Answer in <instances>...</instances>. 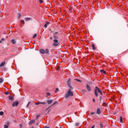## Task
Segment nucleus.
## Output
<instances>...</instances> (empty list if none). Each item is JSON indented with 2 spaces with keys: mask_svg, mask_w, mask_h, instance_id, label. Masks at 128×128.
<instances>
[{
  "mask_svg": "<svg viewBox=\"0 0 128 128\" xmlns=\"http://www.w3.org/2000/svg\"><path fill=\"white\" fill-rule=\"evenodd\" d=\"M98 92L102 96V90L100 89L99 88L96 86L94 89V94L96 97L98 96Z\"/></svg>",
  "mask_w": 128,
  "mask_h": 128,
  "instance_id": "obj_1",
  "label": "nucleus"
},
{
  "mask_svg": "<svg viewBox=\"0 0 128 128\" xmlns=\"http://www.w3.org/2000/svg\"><path fill=\"white\" fill-rule=\"evenodd\" d=\"M74 96V92H72V89H69L67 93L65 94V98H68L70 96Z\"/></svg>",
  "mask_w": 128,
  "mask_h": 128,
  "instance_id": "obj_2",
  "label": "nucleus"
},
{
  "mask_svg": "<svg viewBox=\"0 0 128 128\" xmlns=\"http://www.w3.org/2000/svg\"><path fill=\"white\" fill-rule=\"evenodd\" d=\"M40 52L42 54H48L50 51L48 49H46L45 50L44 49H40Z\"/></svg>",
  "mask_w": 128,
  "mask_h": 128,
  "instance_id": "obj_3",
  "label": "nucleus"
},
{
  "mask_svg": "<svg viewBox=\"0 0 128 128\" xmlns=\"http://www.w3.org/2000/svg\"><path fill=\"white\" fill-rule=\"evenodd\" d=\"M60 44V43L58 42V40L57 39H54V43L52 44L53 46H58Z\"/></svg>",
  "mask_w": 128,
  "mask_h": 128,
  "instance_id": "obj_4",
  "label": "nucleus"
},
{
  "mask_svg": "<svg viewBox=\"0 0 128 128\" xmlns=\"http://www.w3.org/2000/svg\"><path fill=\"white\" fill-rule=\"evenodd\" d=\"M71 82H72V79L70 78L68 79L67 82L68 86H69V88H71L72 90H74V88L72 86H70Z\"/></svg>",
  "mask_w": 128,
  "mask_h": 128,
  "instance_id": "obj_5",
  "label": "nucleus"
},
{
  "mask_svg": "<svg viewBox=\"0 0 128 128\" xmlns=\"http://www.w3.org/2000/svg\"><path fill=\"white\" fill-rule=\"evenodd\" d=\"M18 102L16 101L12 104V106L13 108H14V106H18Z\"/></svg>",
  "mask_w": 128,
  "mask_h": 128,
  "instance_id": "obj_6",
  "label": "nucleus"
},
{
  "mask_svg": "<svg viewBox=\"0 0 128 128\" xmlns=\"http://www.w3.org/2000/svg\"><path fill=\"white\" fill-rule=\"evenodd\" d=\"M54 102V100L52 99H49L46 100V102L48 104H50Z\"/></svg>",
  "mask_w": 128,
  "mask_h": 128,
  "instance_id": "obj_7",
  "label": "nucleus"
},
{
  "mask_svg": "<svg viewBox=\"0 0 128 128\" xmlns=\"http://www.w3.org/2000/svg\"><path fill=\"white\" fill-rule=\"evenodd\" d=\"M86 88L88 92H92V88H90V86L86 84Z\"/></svg>",
  "mask_w": 128,
  "mask_h": 128,
  "instance_id": "obj_8",
  "label": "nucleus"
},
{
  "mask_svg": "<svg viewBox=\"0 0 128 128\" xmlns=\"http://www.w3.org/2000/svg\"><path fill=\"white\" fill-rule=\"evenodd\" d=\"M26 22H28V20H32V18H25Z\"/></svg>",
  "mask_w": 128,
  "mask_h": 128,
  "instance_id": "obj_9",
  "label": "nucleus"
},
{
  "mask_svg": "<svg viewBox=\"0 0 128 128\" xmlns=\"http://www.w3.org/2000/svg\"><path fill=\"white\" fill-rule=\"evenodd\" d=\"M36 122V120H33L30 122L29 124H34Z\"/></svg>",
  "mask_w": 128,
  "mask_h": 128,
  "instance_id": "obj_10",
  "label": "nucleus"
},
{
  "mask_svg": "<svg viewBox=\"0 0 128 128\" xmlns=\"http://www.w3.org/2000/svg\"><path fill=\"white\" fill-rule=\"evenodd\" d=\"M4 64H6V61L2 62L0 64V68H2V66H4Z\"/></svg>",
  "mask_w": 128,
  "mask_h": 128,
  "instance_id": "obj_11",
  "label": "nucleus"
},
{
  "mask_svg": "<svg viewBox=\"0 0 128 128\" xmlns=\"http://www.w3.org/2000/svg\"><path fill=\"white\" fill-rule=\"evenodd\" d=\"M9 100H11V102H12L14 100V96H8Z\"/></svg>",
  "mask_w": 128,
  "mask_h": 128,
  "instance_id": "obj_12",
  "label": "nucleus"
},
{
  "mask_svg": "<svg viewBox=\"0 0 128 128\" xmlns=\"http://www.w3.org/2000/svg\"><path fill=\"white\" fill-rule=\"evenodd\" d=\"M97 114H102V112H100V108H98L97 109Z\"/></svg>",
  "mask_w": 128,
  "mask_h": 128,
  "instance_id": "obj_13",
  "label": "nucleus"
},
{
  "mask_svg": "<svg viewBox=\"0 0 128 128\" xmlns=\"http://www.w3.org/2000/svg\"><path fill=\"white\" fill-rule=\"evenodd\" d=\"M38 102L39 104H43L44 106L46 104V102H40V101H38Z\"/></svg>",
  "mask_w": 128,
  "mask_h": 128,
  "instance_id": "obj_14",
  "label": "nucleus"
},
{
  "mask_svg": "<svg viewBox=\"0 0 128 128\" xmlns=\"http://www.w3.org/2000/svg\"><path fill=\"white\" fill-rule=\"evenodd\" d=\"M11 42H12V44H16V40H11Z\"/></svg>",
  "mask_w": 128,
  "mask_h": 128,
  "instance_id": "obj_15",
  "label": "nucleus"
},
{
  "mask_svg": "<svg viewBox=\"0 0 128 128\" xmlns=\"http://www.w3.org/2000/svg\"><path fill=\"white\" fill-rule=\"evenodd\" d=\"M100 72H101L102 74H106V72L104 70H100Z\"/></svg>",
  "mask_w": 128,
  "mask_h": 128,
  "instance_id": "obj_16",
  "label": "nucleus"
},
{
  "mask_svg": "<svg viewBox=\"0 0 128 128\" xmlns=\"http://www.w3.org/2000/svg\"><path fill=\"white\" fill-rule=\"evenodd\" d=\"M58 104V102H55L52 104L50 106H54L55 104Z\"/></svg>",
  "mask_w": 128,
  "mask_h": 128,
  "instance_id": "obj_17",
  "label": "nucleus"
},
{
  "mask_svg": "<svg viewBox=\"0 0 128 128\" xmlns=\"http://www.w3.org/2000/svg\"><path fill=\"white\" fill-rule=\"evenodd\" d=\"M18 18H22V14H20V13H18Z\"/></svg>",
  "mask_w": 128,
  "mask_h": 128,
  "instance_id": "obj_18",
  "label": "nucleus"
},
{
  "mask_svg": "<svg viewBox=\"0 0 128 128\" xmlns=\"http://www.w3.org/2000/svg\"><path fill=\"white\" fill-rule=\"evenodd\" d=\"M82 94H86V90H82Z\"/></svg>",
  "mask_w": 128,
  "mask_h": 128,
  "instance_id": "obj_19",
  "label": "nucleus"
},
{
  "mask_svg": "<svg viewBox=\"0 0 128 128\" xmlns=\"http://www.w3.org/2000/svg\"><path fill=\"white\" fill-rule=\"evenodd\" d=\"M50 24V22H46V24H44V28H48V25Z\"/></svg>",
  "mask_w": 128,
  "mask_h": 128,
  "instance_id": "obj_20",
  "label": "nucleus"
},
{
  "mask_svg": "<svg viewBox=\"0 0 128 128\" xmlns=\"http://www.w3.org/2000/svg\"><path fill=\"white\" fill-rule=\"evenodd\" d=\"M92 50H96V47H94V44H92Z\"/></svg>",
  "mask_w": 128,
  "mask_h": 128,
  "instance_id": "obj_21",
  "label": "nucleus"
},
{
  "mask_svg": "<svg viewBox=\"0 0 128 128\" xmlns=\"http://www.w3.org/2000/svg\"><path fill=\"white\" fill-rule=\"evenodd\" d=\"M54 38H55V40H58V36L56 35H54Z\"/></svg>",
  "mask_w": 128,
  "mask_h": 128,
  "instance_id": "obj_22",
  "label": "nucleus"
},
{
  "mask_svg": "<svg viewBox=\"0 0 128 128\" xmlns=\"http://www.w3.org/2000/svg\"><path fill=\"white\" fill-rule=\"evenodd\" d=\"M100 128H104V124H102V123H100Z\"/></svg>",
  "mask_w": 128,
  "mask_h": 128,
  "instance_id": "obj_23",
  "label": "nucleus"
},
{
  "mask_svg": "<svg viewBox=\"0 0 128 128\" xmlns=\"http://www.w3.org/2000/svg\"><path fill=\"white\" fill-rule=\"evenodd\" d=\"M31 102H28V104H27L26 107V108H28V106H30V104Z\"/></svg>",
  "mask_w": 128,
  "mask_h": 128,
  "instance_id": "obj_24",
  "label": "nucleus"
},
{
  "mask_svg": "<svg viewBox=\"0 0 128 128\" xmlns=\"http://www.w3.org/2000/svg\"><path fill=\"white\" fill-rule=\"evenodd\" d=\"M74 80H76V82H82V81L78 79H74Z\"/></svg>",
  "mask_w": 128,
  "mask_h": 128,
  "instance_id": "obj_25",
  "label": "nucleus"
},
{
  "mask_svg": "<svg viewBox=\"0 0 128 128\" xmlns=\"http://www.w3.org/2000/svg\"><path fill=\"white\" fill-rule=\"evenodd\" d=\"M2 82H4V79L0 78V84H2Z\"/></svg>",
  "mask_w": 128,
  "mask_h": 128,
  "instance_id": "obj_26",
  "label": "nucleus"
},
{
  "mask_svg": "<svg viewBox=\"0 0 128 128\" xmlns=\"http://www.w3.org/2000/svg\"><path fill=\"white\" fill-rule=\"evenodd\" d=\"M120 122H122V116L120 117Z\"/></svg>",
  "mask_w": 128,
  "mask_h": 128,
  "instance_id": "obj_27",
  "label": "nucleus"
},
{
  "mask_svg": "<svg viewBox=\"0 0 128 128\" xmlns=\"http://www.w3.org/2000/svg\"><path fill=\"white\" fill-rule=\"evenodd\" d=\"M76 126H80V123L77 122L75 124Z\"/></svg>",
  "mask_w": 128,
  "mask_h": 128,
  "instance_id": "obj_28",
  "label": "nucleus"
},
{
  "mask_svg": "<svg viewBox=\"0 0 128 128\" xmlns=\"http://www.w3.org/2000/svg\"><path fill=\"white\" fill-rule=\"evenodd\" d=\"M58 34V32H55L54 33V36H56Z\"/></svg>",
  "mask_w": 128,
  "mask_h": 128,
  "instance_id": "obj_29",
  "label": "nucleus"
},
{
  "mask_svg": "<svg viewBox=\"0 0 128 128\" xmlns=\"http://www.w3.org/2000/svg\"><path fill=\"white\" fill-rule=\"evenodd\" d=\"M0 116H4V112H0Z\"/></svg>",
  "mask_w": 128,
  "mask_h": 128,
  "instance_id": "obj_30",
  "label": "nucleus"
},
{
  "mask_svg": "<svg viewBox=\"0 0 128 128\" xmlns=\"http://www.w3.org/2000/svg\"><path fill=\"white\" fill-rule=\"evenodd\" d=\"M36 36H37L36 34H34V36H33L32 38H34Z\"/></svg>",
  "mask_w": 128,
  "mask_h": 128,
  "instance_id": "obj_31",
  "label": "nucleus"
},
{
  "mask_svg": "<svg viewBox=\"0 0 128 128\" xmlns=\"http://www.w3.org/2000/svg\"><path fill=\"white\" fill-rule=\"evenodd\" d=\"M21 22H22V24H24V20H21Z\"/></svg>",
  "mask_w": 128,
  "mask_h": 128,
  "instance_id": "obj_32",
  "label": "nucleus"
},
{
  "mask_svg": "<svg viewBox=\"0 0 128 128\" xmlns=\"http://www.w3.org/2000/svg\"><path fill=\"white\" fill-rule=\"evenodd\" d=\"M58 92V88H56V90H55V92Z\"/></svg>",
  "mask_w": 128,
  "mask_h": 128,
  "instance_id": "obj_33",
  "label": "nucleus"
},
{
  "mask_svg": "<svg viewBox=\"0 0 128 128\" xmlns=\"http://www.w3.org/2000/svg\"><path fill=\"white\" fill-rule=\"evenodd\" d=\"M106 102H104V103L102 104V106H106Z\"/></svg>",
  "mask_w": 128,
  "mask_h": 128,
  "instance_id": "obj_34",
  "label": "nucleus"
},
{
  "mask_svg": "<svg viewBox=\"0 0 128 128\" xmlns=\"http://www.w3.org/2000/svg\"><path fill=\"white\" fill-rule=\"evenodd\" d=\"M69 10H70V11L71 12H72V8H69Z\"/></svg>",
  "mask_w": 128,
  "mask_h": 128,
  "instance_id": "obj_35",
  "label": "nucleus"
},
{
  "mask_svg": "<svg viewBox=\"0 0 128 128\" xmlns=\"http://www.w3.org/2000/svg\"><path fill=\"white\" fill-rule=\"evenodd\" d=\"M35 105L36 106H38V104H38V102H35Z\"/></svg>",
  "mask_w": 128,
  "mask_h": 128,
  "instance_id": "obj_36",
  "label": "nucleus"
},
{
  "mask_svg": "<svg viewBox=\"0 0 128 128\" xmlns=\"http://www.w3.org/2000/svg\"><path fill=\"white\" fill-rule=\"evenodd\" d=\"M38 118H40V114H38L36 116V120H38Z\"/></svg>",
  "mask_w": 128,
  "mask_h": 128,
  "instance_id": "obj_37",
  "label": "nucleus"
},
{
  "mask_svg": "<svg viewBox=\"0 0 128 128\" xmlns=\"http://www.w3.org/2000/svg\"><path fill=\"white\" fill-rule=\"evenodd\" d=\"M40 4H42V0H39Z\"/></svg>",
  "mask_w": 128,
  "mask_h": 128,
  "instance_id": "obj_38",
  "label": "nucleus"
},
{
  "mask_svg": "<svg viewBox=\"0 0 128 128\" xmlns=\"http://www.w3.org/2000/svg\"><path fill=\"white\" fill-rule=\"evenodd\" d=\"M4 94H8L9 93H8V92H4Z\"/></svg>",
  "mask_w": 128,
  "mask_h": 128,
  "instance_id": "obj_39",
  "label": "nucleus"
},
{
  "mask_svg": "<svg viewBox=\"0 0 128 128\" xmlns=\"http://www.w3.org/2000/svg\"><path fill=\"white\" fill-rule=\"evenodd\" d=\"M46 94H47V96H50V92H47V93H46Z\"/></svg>",
  "mask_w": 128,
  "mask_h": 128,
  "instance_id": "obj_40",
  "label": "nucleus"
},
{
  "mask_svg": "<svg viewBox=\"0 0 128 128\" xmlns=\"http://www.w3.org/2000/svg\"><path fill=\"white\" fill-rule=\"evenodd\" d=\"M20 128H22V124H20Z\"/></svg>",
  "mask_w": 128,
  "mask_h": 128,
  "instance_id": "obj_41",
  "label": "nucleus"
},
{
  "mask_svg": "<svg viewBox=\"0 0 128 128\" xmlns=\"http://www.w3.org/2000/svg\"><path fill=\"white\" fill-rule=\"evenodd\" d=\"M51 110H52V109H49L48 110V112H50Z\"/></svg>",
  "mask_w": 128,
  "mask_h": 128,
  "instance_id": "obj_42",
  "label": "nucleus"
},
{
  "mask_svg": "<svg viewBox=\"0 0 128 128\" xmlns=\"http://www.w3.org/2000/svg\"><path fill=\"white\" fill-rule=\"evenodd\" d=\"M92 100H93V102H96V99L93 98V99H92Z\"/></svg>",
  "mask_w": 128,
  "mask_h": 128,
  "instance_id": "obj_43",
  "label": "nucleus"
},
{
  "mask_svg": "<svg viewBox=\"0 0 128 128\" xmlns=\"http://www.w3.org/2000/svg\"><path fill=\"white\" fill-rule=\"evenodd\" d=\"M4 38H2V42H4Z\"/></svg>",
  "mask_w": 128,
  "mask_h": 128,
  "instance_id": "obj_44",
  "label": "nucleus"
},
{
  "mask_svg": "<svg viewBox=\"0 0 128 128\" xmlns=\"http://www.w3.org/2000/svg\"><path fill=\"white\" fill-rule=\"evenodd\" d=\"M50 108V106L48 107V108H46V110H48V108Z\"/></svg>",
  "mask_w": 128,
  "mask_h": 128,
  "instance_id": "obj_45",
  "label": "nucleus"
},
{
  "mask_svg": "<svg viewBox=\"0 0 128 128\" xmlns=\"http://www.w3.org/2000/svg\"><path fill=\"white\" fill-rule=\"evenodd\" d=\"M60 68V66H58L57 68H56V70H58V69Z\"/></svg>",
  "mask_w": 128,
  "mask_h": 128,
  "instance_id": "obj_46",
  "label": "nucleus"
},
{
  "mask_svg": "<svg viewBox=\"0 0 128 128\" xmlns=\"http://www.w3.org/2000/svg\"><path fill=\"white\" fill-rule=\"evenodd\" d=\"M44 128H50V127H49V126H45L44 127Z\"/></svg>",
  "mask_w": 128,
  "mask_h": 128,
  "instance_id": "obj_47",
  "label": "nucleus"
},
{
  "mask_svg": "<svg viewBox=\"0 0 128 128\" xmlns=\"http://www.w3.org/2000/svg\"><path fill=\"white\" fill-rule=\"evenodd\" d=\"M91 114H94V112H91Z\"/></svg>",
  "mask_w": 128,
  "mask_h": 128,
  "instance_id": "obj_48",
  "label": "nucleus"
},
{
  "mask_svg": "<svg viewBox=\"0 0 128 128\" xmlns=\"http://www.w3.org/2000/svg\"><path fill=\"white\" fill-rule=\"evenodd\" d=\"M102 100V96H100V100Z\"/></svg>",
  "mask_w": 128,
  "mask_h": 128,
  "instance_id": "obj_49",
  "label": "nucleus"
},
{
  "mask_svg": "<svg viewBox=\"0 0 128 128\" xmlns=\"http://www.w3.org/2000/svg\"><path fill=\"white\" fill-rule=\"evenodd\" d=\"M2 40H0V44H2Z\"/></svg>",
  "mask_w": 128,
  "mask_h": 128,
  "instance_id": "obj_50",
  "label": "nucleus"
},
{
  "mask_svg": "<svg viewBox=\"0 0 128 128\" xmlns=\"http://www.w3.org/2000/svg\"><path fill=\"white\" fill-rule=\"evenodd\" d=\"M50 40H52V37H50Z\"/></svg>",
  "mask_w": 128,
  "mask_h": 128,
  "instance_id": "obj_51",
  "label": "nucleus"
},
{
  "mask_svg": "<svg viewBox=\"0 0 128 128\" xmlns=\"http://www.w3.org/2000/svg\"><path fill=\"white\" fill-rule=\"evenodd\" d=\"M6 32H4V34H6Z\"/></svg>",
  "mask_w": 128,
  "mask_h": 128,
  "instance_id": "obj_52",
  "label": "nucleus"
},
{
  "mask_svg": "<svg viewBox=\"0 0 128 128\" xmlns=\"http://www.w3.org/2000/svg\"><path fill=\"white\" fill-rule=\"evenodd\" d=\"M37 126H38V124H37Z\"/></svg>",
  "mask_w": 128,
  "mask_h": 128,
  "instance_id": "obj_53",
  "label": "nucleus"
},
{
  "mask_svg": "<svg viewBox=\"0 0 128 128\" xmlns=\"http://www.w3.org/2000/svg\"><path fill=\"white\" fill-rule=\"evenodd\" d=\"M31 128H34V127H32Z\"/></svg>",
  "mask_w": 128,
  "mask_h": 128,
  "instance_id": "obj_54",
  "label": "nucleus"
},
{
  "mask_svg": "<svg viewBox=\"0 0 128 128\" xmlns=\"http://www.w3.org/2000/svg\"><path fill=\"white\" fill-rule=\"evenodd\" d=\"M4 70H6V68H4Z\"/></svg>",
  "mask_w": 128,
  "mask_h": 128,
  "instance_id": "obj_55",
  "label": "nucleus"
}]
</instances>
